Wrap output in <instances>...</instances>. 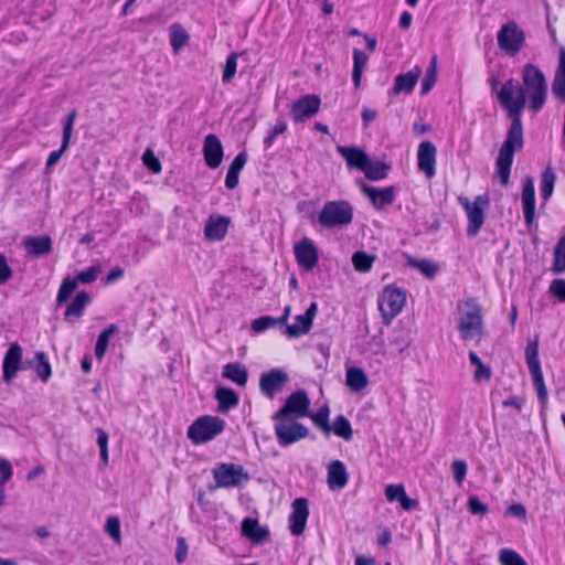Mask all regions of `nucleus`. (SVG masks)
<instances>
[{
  "label": "nucleus",
  "mask_w": 565,
  "mask_h": 565,
  "mask_svg": "<svg viewBox=\"0 0 565 565\" xmlns=\"http://www.w3.org/2000/svg\"><path fill=\"white\" fill-rule=\"evenodd\" d=\"M497 98L511 119L495 161V177L507 186L514 153L522 150L524 145L522 113L526 102L533 113L540 111L546 103L547 81L544 73L534 64H525L522 70V84L514 78L508 79L497 93Z\"/></svg>",
  "instance_id": "1"
},
{
  "label": "nucleus",
  "mask_w": 565,
  "mask_h": 565,
  "mask_svg": "<svg viewBox=\"0 0 565 565\" xmlns=\"http://www.w3.org/2000/svg\"><path fill=\"white\" fill-rule=\"evenodd\" d=\"M465 308L458 321L460 337L465 341L480 339L483 332L482 307L475 298H468Z\"/></svg>",
  "instance_id": "2"
},
{
  "label": "nucleus",
  "mask_w": 565,
  "mask_h": 565,
  "mask_svg": "<svg viewBox=\"0 0 565 565\" xmlns=\"http://www.w3.org/2000/svg\"><path fill=\"white\" fill-rule=\"evenodd\" d=\"M212 475L215 484L209 487L211 491L215 488H242L250 480L248 471L242 465L233 462H217Z\"/></svg>",
  "instance_id": "3"
},
{
  "label": "nucleus",
  "mask_w": 565,
  "mask_h": 565,
  "mask_svg": "<svg viewBox=\"0 0 565 565\" xmlns=\"http://www.w3.org/2000/svg\"><path fill=\"white\" fill-rule=\"evenodd\" d=\"M353 220V207L348 201H329L318 214V223L324 228L344 227Z\"/></svg>",
  "instance_id": "4"
},
{
  "label": "nucleus",
  "mask_w": 565,
  "mask_h": 565,
  "mask_svg": "<svg viewBox=\"0 0 565 565\" xmlns=\"http://www.w3.org/2000/svg\"><path fill=\"white\" fill-rule=\"evenodd\" d=\"M225 428L224 419L204 415L196 418L188 428V438L194 445H202L218 436Z\"/></svg>",
  "instance_id": "5"
},
{
  "label": "nucleus",
  "mask_w": 565,
  "mask_h": 565,
  "mask_svg": "<svg viewBox=\"0 0 565 565\" xmlns=\"http://www.w3.org/2000/svg\"><path fill=\"white\" fill-rule=\"evenodd\" d=\"M525 361L532 375L533 386L537 393L539 402L542 405L547 403L548 393L544 383L541 362L539 359V338L530 340L525 348Z\"/></svg>",
  "instance_id": "6"
},
{
  "label": "nucleus",
  "mask_w": 565,
  "mask_h": 565,
  "mask_svg": "<svg viewBox=\"0 0 565 565\" xmlns=\"http://www.w3.org/2000/svg\"><path fill=\"white\" fill-rule=\"evenodd\" d=\"M405 303L406 294L404 289L386 286L379 297V309L382 312L384 324L388 326L403 310Z\"/></svg>",
  "instance_id": "7"
},
{
  "label": "nucleus",
  "mask_w": 565,
  "mask_h": 565,
  "mask_svg": "<svg viewBox=\"0 0 565 565\" xmlns=\"http://www.w3.org/2000/svg\"><path fill=\"white\" fill-rule=\"evenodd\" d=\"M459 202L468 216L467 235L475 237L484 223V210L489 207L490 200L487 195H478L473 202H470L468 198L460 196Z\"/></svg>",
  "instance_id": "8"
},
{
  "label": "nucleus",
  "mask_w": 565,
  "mask_h": 565,
  "mask_svg": "<svg viewBox=\"0 0 565 565\" xmlns=\"http://www.w3.org/2000/svg\"><path fill=\"white\" fill-rule=\"evenodd\" d=\"M275 422V435L279 446L288 447L309 436V429L295 418L273 419Z\"/></svg>",
  "instance_id": "9"
},
{
  "label": "nucleus",
  "mask_w": 565,
  "mask_h": 565,
  "mask_svg": "<svg viewBox=\"0 0 565 565\" xmlns=\"http://www.w3.org/2000/svg\"><path fill=\"white\" fill-rule=\"evenodd\" d=\"M498 45L510 56L516 55L524 45L525 33L514 21L504 23L498 32Z\"/></svg>",
  "instance_id": "10"
},
{
  "label": "nucleus",
  "mask_w": 565,
  "mask_h": 565,
  "mask_svg": "<svg viewBox=\"0 0 565 565\" xmlns=\"http://www.w3.org/2000/svg\"><path fill=\"white\" fill-rule=\"evenodd\" d=\"M310 399L303 390H298L290 394L285 405L279 408L273 416V419H287L305 417L308 414Z\"/></svg>",
  "instance_id": "11"
},
{
  "label": "nucleus",
  "mask_w": 565,
  "mask_h": 565,
  "mask_svg": "<svg viewBox=\"0 0 565 565\" xmlns=\"http://www.w3.org/2000/svg\"><path fill=\"white\" fill-rule=\"evenodd\" d=\"M22 347L18 342L11 343L2 363L4 383L10 384L17 377L18 372L22 369Z\"/></svg>",
  "instance_id": "12"
},
{
  "label": "nucleus",
  "mask_w": 565,
  "mask_h": 565,
  "mask_svg": "<svg viewBox=\"0 0 565 565\" xmlns=\"http://www.w3.org/2000/svg\"><path fill=\"white\" fill-rule=\"evenodd\" d=\"M288 380V374L285 371L273 369L260 375L259 388L265 396L273 398L284 388Z\"/></svg>",
  "instance_id": "13"
},
{
  "label": "nucleus",
  "mask_w": 565,
  "mask_h": 565,
  "mask_svg": "<svg viewBox=\"0 0 565 565\" xmlns=\"http://www.w3.org/2000/svg\"><path fill=\"white\" fill-rule=\"evenodd\" d=\"M320 97L318 95L311 94L302 96L297 99L291 107V117L295 122H302L308 118L315 116L320 108Z\"/></svg>",
  "instance_id": "14"
},
{
  "label": "nucleus",
  "mask_w": 565,
  "mask_h": 565,
  "mask_svg": "<svg viewBox=\"0 0 565 565\" xmlns=\"http://www.w3.org/2000/svg\"><path fill=\"white\" fill-rule=\"evenodd\" d=\"M292 512L289 516V530L292 535L303 533L309 516V503L306 498H297L292 501Z\"/></svg>",
  "instance_id": "15"
},
{
  "label": "nucleus",
  "mask_w": 565,
  "mask_h": 565,
  "mask_svg": "<svg viewBox=\"0 0 565 565\" xmlns=\"http://www.w3.org/2000/svg\"><path fill=\"white\" fill-rule=\"evenodd\" d=\"M295 256L298 264L306 270H312L319 260L318 249L309 238H303L295 245Z\"/></svg>",
  "instance_id": "16"
},
{
  "label": "nucleus",
  "mask_w": 565,
  "mask_h": 565,
  "mask_svg": "<svg viewBox=\"0 0 565 565\" xmlns=\"http://www.w3.org/2000/svg\"><path fill=\"white\" fill-rule=\"evenodd\" d=\"M231 218L225 215L211 214L204 226V237L210 242H220L227 234Z\"/></svg>",
  "instance_id": "17"
},
{
  "label": "nucleus",
  "mask_w": 565,
  "mask_h": 565,
  "mask_svg": "<svg viewBox=\"0 0 565 565\" xmlns=\"http://www.w3.org/2000/svg\"><path fill=\"white\" fill-rule=\"evenodd\" d=\"M318 311L317 302H311L309 308L303 315H298L295 319V323L286 327V334L289 338H298L310 331L313 324V319Z\"/></svg>",
  "instance_id": "18"
},
{
  "label": "nucleus",
  "mask_w": 565,
  "mask_h": 565,
  "mask_svg": "<svg viewBox=\"0 0 565 565\" xmlns=\"http://www.w3.org/2000/svg\"><path fill=\"white\" fill-rule=\"evenodd\" d=\"M436 153L437 149L431 141H423L418 147V169L424 172L427 178H433L436 173Z\"/></svg>",
  "instance_id": "19"
},
{
  "label": "nucleus",
  "mask_w": 565,
  "mask_h": 565,
  "mask_svg": "<svg viewBox=\"0 0 565 565\" xmlns=\"http://www.w3.org/2000/svg\"><path fill=\"white\" fill-rule=\"evenodd\" d=\"M203 156L205 163L211 169L220 167L224 151L220 138L216 135L210 134L205 136L203 143Z\"/></svg>",
  "instance_id": "20"
},
{
  "label": "nucleus",
  "mask_w": 565,
  "mask_h": 565,
  "mask_svg": "<svg viewBox=\"0 0 565 565\" xmlns=\"http://www.w3.org/2000/svg\"><path fill=\"white\" fill-rule=\"evenodd\" d=\"M76 116H77L76 109L71 110L68 113V115L66 116L64 127H63V138H62L61 148L58 150H55L50 153L46 164H45L46 170H50L53 166H55L58 162V160L61 159V157L63 156V153L67 150V148L70 146L71 138H72L73 126H74Z\"/></svg>",
  "instance_id": "21"
},
{
  "label": "nucleus",
  "mask_w": 565,
  "mask_h": 565,
  "mask_svg": "<svg viewBox=\"0 0 565 565\" xmlns=\"http://www.w3.org/2000/svg\"><path fill=\"white\" fill-rule=\"evenodd\" d=\"M522 210L525 224L531 227L535 220V188L534 180L531 177L523 180Z\"/></svg>",
  "instance_id": "22"
},
{
  "label": "nucleus",
  "mask_w": 565,
  "mask_h": 565,
  "mask_svg": "<svg viewBox=\"0 0 565 565\" xmlns=\"http://www.w3.org/2000/svg\"><path fill=\"white\" fill-rule=\"evenodd\" d=\"M422 75V70L419 66H415L407 73L398 74L395 77L394 86L391 89L392 95L406 94L409 95L414 87L416 86L419 76Z\"/></svg>",
  "instance_id": "23"
},
{
  "label": "nucleus",
  "mask_w": 565,
  "mask_h": 565,
  "mask_svg": "<svg viewBox=\"0 0 565 565\" xmlns=\"http://www.w3.org/2000/svg\"><path fill=\"white\" fill-rule=\"evenodd\" d=\"M362 192L371 200L376 210H381L390 205L394 201L395 190L393 186L377 189L367 184H363Z\"/></svg>",
  "instance_id": "24"
},
{
  "label": "nucleus",
  "mask_w": 565,
  "mask_h": 565,
  "mask_svg": "<svg viewBox=\"0 0 565 565\" xmlns=\"http://www.w3.org/2000/svg\"><path fill=\"white\" fill-rule=\"evenodd\" d=\"M242 534L253 544H262L269 539L267 526H260L257 519L245 518L242 521Z\"/></svg>",
  "instance_id": "25"
},
{
  "label": "nucleus",
  "mask_w": 565,
  "mask_h": 565,
  "mask_svg": "<svg viewBox=\"0 0 565 565\" xmlns=\"http://www.w3.org/2000/svg\"><path fill=\"white\" fill-rule=\"evenodd\" d=\"M337 151L347 160L350 169L364 171L370 158L365 151L358 147L338 146Z\"/></svg>",
  "instance_id": "26"
},
{
  "label": "nucleus",
  "mask_w": 565,
  "mask_h": 565,
  "mask_svg": "<svg viewBox=\"0 0 565 565\" xmlns=\"http://www.w3.org/2000/svg\"><path fill=\"white\" fill-rule=\"evenodd\" d=\"M23 246L31 257L45 256L52 253V239L47 235L26 236L23 239Z\"/></svg>",
  "instance_id": "27"
},
{
  "label": "nucleus",
  "mask_w": 565,
  "mask_h": 565,
  "mask_svg": "<svg viewBox=\"0 0 565 565\" xmlns=\"http://www.w3.org/2000/svg\"><path fill=\"white\" fill-rule=\"evenodd\" d=\"M25 367L35 371L42 382H47L52 375V367L46 353L38 351L32 359H28L24 363Z\"/></svg>",
  "instance_id": "28"
},
{
  "label": "nucleus",
  "mask_w": 565,
  "mask_h": 565,
  "mask_svg": "<svg viewBox=\"0 0 565 565\" xmlns=\"http://www.w3.org/2000/svg\"><path fill=\"white\" fill-rule=\"evenodd\" d=\"M348 472L340 460L332 461L328 467V486L331 490L343 489L348 483Z\"/></svg>",
  "instance_id": "29"
},
{
  "label": "nucleus",
  "mask_w": 565,
  "mask_h": 565,
  "mask_svg": "<svg viewBox=\"0 0 565 565\" xmlns=\"http://www.w3.org/2000/svg\"><path fill=\"white\" fill-rule=\"evenodd\" d=\"M90 302V295L87 291H79L73 301L67 306L64 312V319H79L83 317L85 308Z\"/></svg>",
  "instance_id": "30"
},
{
  "label": "nucleus",
  "mask_w": 565,
  "mask_h": 565,
  "mask_svg": "<svg viewBox=\"0 0 565 565\" xmlns=\"http://www.w3.org/2000/svg\"><path fill=\"white\" fill-rule=\"evenodd\" d=\"M222 376L244 387L248 381V371L242 363L231 362L223 366Z\"/></svg>",
  "instance_id": "31"
},
{
  "label": "nucleus",
  "mask_w": 565,
  "mask_h": 565,
  "mask_svg": "<svg viewBox=\"0 0 565 565\" xmlns=\"http://www.w3.org/2000/svg\"><path fill=\"white\" fill-rule=\"evenodd\" d=\"M215 399L217 401V409L222 414L227 413L239 403L238 395L235 391L227 387H218L215 392Z\"/></svg>",
  "instance_id": "32"
},
{
  "label": "nucleus",
  "mask_w": 565,
  "mask_h": 565,
  "mask_svg": "<svg viewBox=\"0 0 565 565\" xmlns=\"http://www.w3.org/2000/svg\"><path fill=\"white\" fill-rule=\"evenodd\" d=\"M347 385L352 392H361L367 386V376L362 369L352 366L347 370Z\"/></svg>",
  "instance_id": "33"
},
{
  "label": "nucleus",
  "mask_w": 565,
  "mask_h": 565,
  "mask_svg": "<svg viewBox=\"0 0 565 565\" xmlns=\"http://www.w3.org/2000/svg\"><path fill=\"white\" fill-rule=\"evenodd\" d=\"M556 174L551 166H547L541 175L540 193L544 202H547L554 191Z\"/></svg>",
  "instance_id": "34"
},
{
  "label": "nucleus",
  "mask_w": 565,
  "mask_h": 565,
  "mask_svg": "<svg viewBox=\"0 0 565 565\" xmlns=\"http://www.w3.org/2000/svg\"><path fill=\"white\" fill-rule=\"evenodd\" d=\"M391 166L383 161L369 160L363 173L371 181H380L386 178Z\"/></svg>",
  "instance_id": "35"
},
{
  "label": "nucleus",
  "mask_w": 565,
  "mask_h": 565,
  "mask_svg": "<svg viewBox=\"0 0 565 565\" xmlns=\"http://www.w3.org/2000/svg\"><path fill=\"white\" fill-rule=\"evenodd\" d=\"M117 332L116 324H109L104 331H102L97 338L96 344H95V356L97 360L102 361L108 344L110 338Z\"/></svg>",
  "instance_id": "36"
},
{
  "label": "nucleus",
  "mask_w": 565,
  "mask_h": 565,
  "mask_svg": "<svg viewBox=\"0 0 565 565\" xmlns=\"http://www.w3.org/2000/svg\"><path fill=\"white\" fill-rule=\"evenodd\" d=\"M369 61V56L361 50H353V72L352 79L355 88H359L361 85V78L363 68Z\"/></svg>",
  "instance_id": "37"
},
{
  "label": "nucleus",
  "mask_w": 565,
  "mask_h": 565,
  "mask_svg": "<svg viewBox=\"0 0 565 565\" xmlns=\"http://www.w3.org/2000/svg\"><path fill=\"white\" fill-rule=\"evenodd\" d=\"M331 433H334L338 437L343 438L345 441L351 440L353 437L351 423L343 415H339L334 419L333 425H331Z\"/></svg>",
  "instance_id": "38"
},
{
  "label": "nucleus",
  "mask_w": 565,
  "mask_h": 565,
  "mask_svg": "<svg viewBox=\"0 0 565 565\" xmlns=\"http://www.w3.org/2000/svg\"><path fill=\"white\" fill-rule=\"evenodd\" d=\"M330 408L328 405L321 406L313 415L312 422L327 436L331 435V425L329 423Z\"/></svg>",
  "instance_id": "39"
},
{
  "label": "nucleus",
  "mask_w": 565,
  "mask_h": 565,
  "mask_svg": "<svg viewBox=\"0 0 565 565\" xmlns=\"http://www.w3.org/2000/svg\"><path fill=\"white\" fill-rule=\"evenodd\" d=\"M437 81V56H433L422 81V95L428 94Z\"/></svg>",
  "instance_id": "40"
},
{
  "label": "nucleus",
  "mask_w": 565,
  "mask_h": 565,
  "mask_svg": "<svg viewBox=\"0 0 565 565\" xmlns=\"http://www.w3.org/2000/svg\"><path fill=\"white\" fill-rule=\"evenodd\" d=\"M189 41V34L185 29L180 24H172L170 26V44L174 52H178Z\"/></svg>",
  "instance_id": "41"
},
{
  "label": "nucleus",
  "mask_w": 565,
  "mask_h": 565,
  "mask_svg": "<svg viewBox=\"0 0 565 565\" xmlns=\"http://www.w3.org/2000/svg\"><path fill=\"white\" fill-rule=\"evenodd\" d=\"M375 255H370L365 252H355L352 256V264L355 270L360 273H367L372 268V264L375 260Z\"/></svg>",
  "instance_id": "42"
},
{
  "label": "nucleus",
  "mask_w": 565,
  "mask_h": 565,
  "mask_svg": "<svg viewBox=\"0 0 565 565\" xmlns=\"http://www.w3.org/2000/svg\"><path fill=\"white\" fill-rule=\"evenodd\" d=\"M469 361L472 365H476L473 377L477 382L482 380H489L491 377V370L484 365L478 354L473 351L469 352Z\"/></svg>",
  "instance_id": "43"
},
{
  "label": "nucleus",
  "mask_w": 565,
  "mask_h": 565,
  "mask_svg": "<svg viewBox=\"0 0 565 565\" xmlns=\"http://www.w3.org/2000/svg\"><path fill=\"white\" fill-rule=\"evenodd\" d=\"M77 287V280L72 278H65L60 286L57 297H56V306L61 307L64 302H66L70 296L75 291Z\"/></svg>",
  "instance_id": "44"
},
{
  "label": "nucleus",
  "mask_w": 565,
  "mask_h": 565,
  "mask_svg": "<svg viewBox=\"0 0 565 565\" xmlns=\"http://www.w3.org/2000/svg\"><path fill=\"white\" fill-rule=\"evenodd\" d=\"M553 271L556 274L565 273V236L559 238L555 247Z\"/></svg>",
  "instance_id": "45"
},
{
  "label": "nucleus",
  "mask_w": 565,
  "mask_h": 565,
  "mask_svg": "<svg viewBox=\"0 0 565 565\" xmlns=\"http://www.w3.org/2000/svg\"><path fill=\"white\" fill-rule=\"evenodd\" d=\"M409 265L418 269L425 277L434 278L438 271L437 265L428 259H409Z\"/></svg>",
  "instance_id": "46"
},
{
  "label": "nucleus",
  "mask_w": 565,
  "mask_h": 565,
  "mask_svg": "<svg viewBox=\"0 0 565 565\" xmlns=\"http://www.w3.org/2000/svg\"><path fill=\"white\" fill-rule=\"evenodd\" d=\"M276 326H281L277 318L270 316H262L252 321V330L256 333H262Z\"/></svg>",
  "instance_id": "47"
},
{
  "label": "nucleus",
  "mask_w": 565,
  "mask_h": 565,
  "mask_svg": "<svg viewBox=\"0 0 565 565\" xmlns=\"http://www.w3.org/2000/svg\"><path fill=\"white\" fill-rule=\"evenodd\" d=\"M237 57H238V54L235 52L231 53L227 56L225 67L223 71V76H222V81L224 83H230L232 81V78L235 76L236 68H237Z\"/></svg>",
  "instance_id": "48"
},
{
  "label": "nucleus",
  "mask_w": 565,
  "mask_h": 565,
  "mask_svg": "<svg viewBox=\"0 0 565 565\" xmlns=\"http://www.w3.org/2000/svg\"><path fill=\"white\" fill-rule=\"evenodd\" d=\"M96 433H97V444L99 446L102 463H103V466H107L108 465V438L109 437H108V434L102 428H97Z\"/></svg>",
  "instance_id": "49"
},
{
  "label": "nucleus",
  "mask_w": 565,
  "mask_h": 565,
  "mask_svg": "<svg viewBox=\"0 0 565 565\" xmlns=\"http://www.w3.org/2000/svg\"><path fill=\"white\" fill-rule=\"evenodd\" d=\"M500 562L502 565H527L524 558L513 550H502Z\"/></svg>",
  "instance_id": "50"
},
{
  "label": "nucleus",
  "mask_w": 565,
  "mask_h": 565,
  "mask_svg": "<svg viewBox=\"0 0 565 565\" xmlns=\"http://www.w3.org/2000/svg\"><path fill=\"white\" fill-rule=\"evenodd\" d=\"M105 531L116 543H120V541H121L120 521L117 516H109L107 519L106 525H105Z\"/></svg>",
  "instance_id": "51"
},
{
  "label": "nucleus",
  "mask_w": 565,
  "mask_h": 565,
  "mask_svg": "<svg viewBox=\"0 0 565 565\" xmlns=\"http://www.w3.org/2000/svg\"><path fill=\"white\" fill-rule=\"evenodd\" d=\"M100 273L102 267L99 265L90 266L78 273L75 279L77 280V282L79 281L82 284H90L97 279Z\"/></svg>",
  "instance_id": "52"
},
{
  "label": "nucleus",
  "mask_w": 565,
  "mask_h": 565,
  "mask_svg": "<svg viewBox=\"0 0 565 565\" xmlns=\"http://www.w3.org/2000/svg\"><path fill=\"white\" fill-rule=\"evenodd\" d=\"M142 162L153 173H159L162 169L159 159L150 148L143 152Z\"/></svg>",
  "instance_id": "53"
},
{
  "label": "nucleus",
  "mask_w": 565,
  "mask_h": 565,
  "mask_svg": "<svg viewBox=\"0 0 565 565\" xmlns=\"http://www.w3.org/2000/svg\"><path fill=\"white\" fill-rule=\"evenodd\" d=\"M552 93L558 100H562V102L565 100V76L564 75L555 73V76H554V79L552 83Z\"/></svg>",
  "instance_id": "54"
},
{
  "label": "nucleus",
  "mask_w": 565,
  "mask_h": 565,
  "mask_svg": "<svg viewBox=\"0 0 565 565\" xmlns=\"http://www.w3.org/2000/svg\"><path fill=\"white\" fill-rule=\"evenodd\" d=\"M287 130V125L284 120H277L276 125L269 132V135L264 139V145L266 148H270L277 136L284 134Z\"/></svg>",
  "instance_id": "55"
},
{
  "label": "nucleus",
  "mask_w": 565,
  "mask_h": 565,
  "mask_svg": "<svg viewBox=\"0 0 565 565\" xmlns=\"http://www.w3.org/2000/svg\"><path fill=\"white\" fill-rule=\"evenodd\" d=\"M405 493H406V491H405V488L403 484H388L385 488L386 499L391 502H393V501L399 502Z\"/></svg>",
  "instance_id": "56"
},
{
  "label": "nucleus",
  "mask_w": 565,
  "mask_h": 565,
  "mask_svg": "<svg viewBox=\"0 0 565 565\" xmlns=\"http://www.w3.org/2000/svg\"><path fill=\"white\" fill-rule=\"evenodd\" d=\"M0 472H1V480H0V491L3 490V486L11 479L13 475V470L11 467V463L8 459H0Z\"/></svg>",
  "instance_id": "57"
},
{
  "label": "nucleus",
  "mask_w": 565,
  "mask_h": 565,
  "mask_svg": "<svg viewBox=\"0 0 565 565\" xmlns=\"http://www.w3.org/2000/svg\"><path fill=\"white\" fill-rule=\"evenodd\" d=\"M13 275L12 268L8 265L7 257L0 253V286L7 284Z\"/></svg>",
  "instance_id": "58"
},
{
  "label": "nucleus",
  "mask_w": 565,
  "mask_h": 565,
  "mask_svg": "<svg viewBox=\"0 0 565 565\" xmlns=\"http://www.w3.org/2000/svg\"><path fill=\"white\" fill-rule=\"evenodd\" d=\"M451 470L454 473V478L457 483H461L467 475V463L463 460H455L451 463Z\"/></svg>",
  "instance_id": "59"
},
{
  "label": "nucleus",
  "mask_w": 565,
  "mask_h": 565,
  "mask_svg": "<svg viewBox=\"0 0 565 565\" xmlns=\"http://www.w3.org/2000/svg\"><path fill=\"white\" fill-rule=\"evenodd\" d=\"M550 292L559 301L565 302V279H554L551 282Z\"/></svg>",
  "instance_id": "60"
},
{
  "label": "nucleus",
  "mask_w": 565,
  "mask_h": 565,
  "mask_svg": "<svg viewBox=\"0 0 565 565\" xmlns=\"http://www.w3.org/2000/svg\"><path fill=\"white\" fill-rule=\"evenodd\" d=\"M469 511L472 514L484 515L488 512V507L481 502L477 497H470L468 500Z\"/></svg>",
  "instance_id": "61"
},
{
  "label": "nucleus",
  "mask_w": 565,
  "mask_h": 565,
  "mask_svg": "<svg viewBox=\"0 0 565 565\" xmlns=\"http://www.w3.org/2000/svg\"><path fill=\"white\" fill-rule=\"evenodd\" d=\"M247 159H248V156L246 153V151H242L239 152L235 158L234 160L232 161V163L230 164V168L228 170L233 171V172H238L241 173V171L243 170L244 166L246 164L247 162Z\"/></svg>",
  "instance_id": "62"
},
{
  "label": "nucleus",
  "mask_w": 565,
  "mask_h": 565,
  "mask_svg": "<svg viewBox=\"0 0 565 565\" xmlns=\"http://www.w3.org/2000/svg\"><path fill=\"white\" fill-rule=\"evenodd\" d=\"M507 513L514 518H518L520 520H523L526 518V509L521 503H513V504L509 505L507 509Z\"/></svg>",
  "instance_id": "63"
},
{
  "label": "nucleus",
  "mask_w": 565,
  "mask_h": 565,
  "mask_svg": "<svg viewBox=\"0 0 565 565\" xmlns=\"http://www.w3.org/2000/svg\"><path fill=\"white\" fill-rule=\"evenodd\" d=\"M188 553V546L185 544V540L183 537L178 539V547L175 552V559L178 563H183Z\"/></svg>",
  "instance_id": "64"
}]
</instances>
